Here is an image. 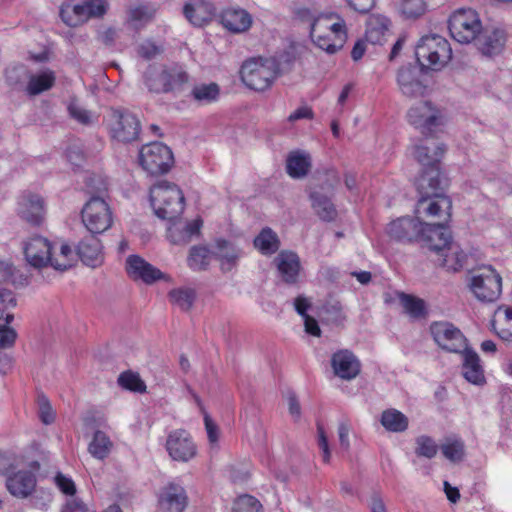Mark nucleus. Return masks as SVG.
Here are the masks:
<instances>
[{"instance_id": "nucleus-1", "label": "nucleus", "mask_w": 512, "mask_h": 512, "mask_svg": "<svg viewBox=\"0 0 512 512\" xmlns=\"http://www.w3.org/2000/svg\"><path fill=\"white\" fill-rule=\"evenodd\" d=\"M310 36L317 47L335 54L347 41L346 22L336 12L322 14L311 23Z\"/></svg>"}, {"instance_id": "nucleus-2", "label": "nucleus", "mask_w": 512, "mask_h": 512, "mask_svg": "<svg viewBox=\"0 0 512 512\" xmlns=\"http://www.w3.org/2000/svg\"><path fill=\"white\" fill-rule=\"evenodd\" d=\"M143 79L149 92L162 94L180 90L188 82L189 76L178 64L150 65L144 73Z\"/></svg>"}, {"instance_id": "nucleus-3", "label": "nucleus", "mask_w": 512, "mask_h": 512, "mask_svg": "<svg viewBox=\"0 0 512 512\" xmlns=\"http://www.w3.org/2000/svg\"><path fill=\"white\" fill-rule=\"evenodd\" d=\"M150 201L160 219L173 220L184 210L183 192L176 184L167 181H160L151 187Z\"/></svg>"}, {"instance_id": "nucleus-4", "label": "nucleus", "mask_w": 512, "mask_h": 512, "mask_svg": "<svg viewBox=\"0 0 512 512\" xmlns=\"http://www.w3.org/2000/svg\"><path fill=\"white\" fill-rule=\"evenodd\" d=\"M279 74V64L273 58H250L242 64L240 70L242 82L259 92L270 88Z\"/></svg>"}, {"instance_id": "nucleus-5", "label": "nucleus", "mask_w": 512, "mask_h": 512, "mask_svg": "<svg viewBox=\"0 0 512 512\" xmlns=\"http://www.w3.org/2000/svg\"><path fill=\"white\" fill-rule=\"evenodd\" d=\"M415 56L421 69L440 70L451 59L452 50L444 37L431 34L419 40Z\"/></svg>"}, {"instance_id": "nucleus-6", "label": "nucleus", "mask_w": 512, "mask_h": 512, "mask_svg": "<svg viewBox=\"0 0 512 512\" xmlns=\"http://www.w3.org/2000/svg\"><path fill=\"white\" fill-rule=\"evenodd\" d=\"M407 118L409 123L425 136H433L441 131L447 123L444 111L430 101L414 104L409 109Z\"/></svg>"}, {"instance_id": "nucleus-7", "label": "nucleus", "mask_w": 512, "mask_h": 512, "mask_svg": "<svg viewBox=\"0 0 512 512\" xmlns=\"http://www.w3.org/2000/svg\"><path fill=\"white\" fill-rule=\"evenodd\" d=\"M451 37L459 43L475 41L482 30L478 13L473 9L461 8L453 12L448 21Z\"/></svg>"}, {"instance_id": "nucleus-8", "label": "nucleus", "mask_w": 512, "mask_h": 512, "mask_svg": "<svg viewBox=\"0 0 512 512\" xmlns=\"http://www.w3.org/2000/svg\"><path fill=\"white\" fill-rule=\"evenodd\" d=\"M470 288L478 300L494 302L501 295L502 278L492 266H484L475 271Z\"/></svg>"}, {"instance_id": "nucleus-9", "label": "nucleus", "mask_w": 512, "mask_h": 512, "mask_svg": "<svg viewBox=\"0 0 512 512\" xmlns=\"http://www.w3.org/2000/svg\"><path fill=\"white\" fill-rule=\"evenodd\" d=\"M108 7L109 4L107 0H82L73 7L70 5L62 6L60 9V17L66 25L76 27L91 18L103 17Z\"/></svg>"}, {"instance_id": "nucleus-10", "label": "nucleus", "mask_w": 512, "mask_h": 512, "mask_svg": "<svg viewBox=\"0 0 512 512\" xmlns=\"http://www.w3.org/2000/svg\"><path fill=\"white\" fill-rule=\"evenodd\" d=\"M82 222L90 234L104 233L113 223L109 205L99 196L91 197L82 209Z\"/></svg>"}, {"instance_id": "nucleus-11", "label": "nucleus", "mask_w": 512, "mask_h": 512, "mask_svg": "<svg viewBox=\"0 0 512 512\" xmlns=\"http://www.w3.org/2000/svg\"><path fill=\"white\" fill-rule=\"evenodd\" d=\"M142 168L151 175L167 173L173 164L170 148L160 142L144 145L139 152Z\"/></svg>"}, {"instance_id": "nucleus-12", "label": "nucleus", "mask_w": 512, "mask_h": 512, "mask_svg": "<svg viewBox=\"0 0 512 512\" xmlns=\"http://www.w3.org/2000/svg\"><path fill=\"white\" fill-rule=\"evenodd\" d=\"M430 333L437 345L449 352L461 353L467 347L463 333L450 322H433Z\"/></svg>"}, {"instance_id": "nucleus-13", "label": "nucleus", "mask_w": 512, "mask_h": 512, "mask_svg": "<svg viewBox=\"0 0 512 512\" xmlns=\"http://www.w3.org/2000/svg\"><path fill=\"white\" fill-rule=\"evenodd\" d=\"M112 136L122 142H131L138 138L141 125L138 117L125 109L111 111Z\"/></svg>"}, {"instance_id": "nucleus-14", "label": "nucleus", "mask_w": 512, "mask_h": 512, "mask_svg": "<svg viewBox=\"0 0 512 512\" xmlns=\"http://www.w3.org/2000/svg\"><path fill=\"white\" fill-rule=\"evenodd\" d=\"M166 450L173 460L188 462L196 455L197 448L187 431L177 429L169 433Z\"/></svg>"}, {"instance_id": "nucleus-15", "label": "nucleus", "mask_w": 512, "mask_h": 512, "mask_svg": "<svg viewBox=\"0 0 512 512\" xmlns=\"http://www.w3.org/2000/svg\"><path fill=\"white\" fill-rule=\"evenodd\" d=\"M417 241L437 255L451 242V234L443 224L422 223Z\"/></svg>"}, {"instance_id": "nucleus-16", "label": "nucleus", "mask_w": 512, "mask_h": 512, "mask_svg": "<svg viewBox=\"0 0 512 512\" xmlns=\"http://www.w3.org/2000/svg\"><path fill=\"white\" fill-rule=\"evenodd\" d=\"M331 367L335 376L350 381L356 378L361 371V363L353 352L341 349L331 357Z\"/></svg>"}, {"instance_id": "nucleus-17", "label": "nucleus", "mask_w": 512, "mask_h": 512, "mask_svg": "<svg viewBox=\"0 0 512 512\" xmlns=\"http://www.w3.org/2000/svg\"><path fill=\"white\" fill-rule=\"evenodd\" d=\"M51 251V243L41 236L31 237L24 246L25 258L35 268H42L50 264Z\"/></svg>"}, {"instance_id": "nucleus-18", "label": "nucleus", "mask_w": 512, "mask_h": 512, "mask_svg": "<svg viewBox=\"0 0 512 512\" xmlns=\"http://www.w3.org/2000/svg\"><path fill=\"white\" fill-rule=\"evenodd\" d=\"M421 70L417 67H402L397 74V84L406 97H420L425 94L426 85L420 79Z\"/></svg>"}, {"instance_id": "nucleus-19", "label": "nucleus", "mask_w": 512, "mask_h": 512, "mask_svg": "<svg viewBox=\"0 0 512 512\" xmlns=\"http://www.w3.org/2000/svg\"><path fill=\"white\" fill-rule=\"evenodd\" d=\"M452 204L448 197L439 195L432 197H420L415 213L417 218L421 216L439 217L447 220L450 218Z\"/></svg>"}, {"instance_id": "nucleus-20", "label": "nucleus", "mask_w": 512, "mask_h": 512, "mask_svg": "<svg viewBox=\"0 0 512 512\" xmlns=\"http://www.w3.org/2000/svg\"><path fill=\"white\" fill-rule=\"evenodd\" d=\"M506 43V34L503 29H483L475 39L477 49L485 56L499 54Z\"/></svg>"}, {"instance_id": "nucleus-21", "label": "nucleus", "mask_w": 512, "mask_h": 512, "mask_svg": "<svg viewBox=\"0 0 512 512\" xmlns=\"http://www.w3.org/2000/svg\"><path fill=\"white\" fill-rule=\"evenodd\" d=\"M126 271L134 280L151 284L163 277L162 272L138 255H130L126 260Z\"/></svg>"}, {"instance_id": "nucleus-22", "label": "nucleus", "mask_w": 512, "mask_h": 512, "mask_svg": "<svg viewBox=\"0 0 512 512\" xmlns=\"http://www.w3.org/2000/svg\"><path fill=\"white\" fill-rule=\"evenodd\" d=\"M18 213L26 222L32 225H39L45 215L42 197L32 193L23 194L19 201Z\"/></svg>"}, {"instance_id": "nucleus-23", "label": "nucleus", "mask_w": 512, "mask_h": 512, "mask_svg": "<svg viewBox=\"0 0 512 512\" xmlns=\"http://www.w3.org/2000/svg\"><path fill=\"white\" fill-rule=\"evenodd\" d=\"M274 263L283 282L295 284L298 281L301 263L296 253L283 250L275 257Z\"/></svg>"}, {"instance_id": "nucleus-24", "label": "nucleus", "mask_w": 512, "mask_h": 512, "mask_svg": "<svg viewBox=\"0 0 512 512\" xmlns=\"http://www.w3.org/2000/svg\"><path fill=\"white\" fill-rule=\"evenodd\" d=\"M187 504L186 491L180 485L169 484L161 492L159 498L161 512H184Z\"/></svg>"}, {"instance_id": "nucleus-25", "label": "nucleus", "mask_w": 512, "mask_h": 512, "mask_svg": "<svg viewBox=\"0 0 512 512\" xmlns=\"http://www.w3.org/2000/svg\"><path fill=\"white\" fill-rule=\"evenodd\" d=\"M422 223L418 218L401 217L388 225L387 232L399 241H417Z\"/></svg>"}, {"instance_id": "nucleus-26", "label": "nucleus", "mask_w": 512, "mask_h": 512, "mask_svg": "<svg viewBox=\"0 0 512 512\" xmlns=\"http://www.w3.org/2000/svg\"><path fill=\"white\" fill-rule=\"evenodd\" d=\"M183 13L194 26H203L214 18L216 9L211 2L190 0L184 5Z\"/></svg>"}, {"instance_id": "nucleus-27", "label": "nucleus", "mask_w": 512, "mask_h": 512, "mask_svg": "<svg viewBox=\"0 0 512 512\" xmlns=\"http://www.w3.org/2000/svg\"><path fill=\"white\" fill-rule=\"evenodd\" d=\"M77 254L85 265L93 268L100 266L104 260L102 244L94 234L85 236L79 242Z\"/></svg>"}, {"instance_id": "nucleus-28", "label": "nucleus", "mask_w": 512, "mask_h": 512, "mask_svg": "<svg viewBox=\"0 0 512 512\" xmlns=\"http://www.w3.org/2000/svg\"><path fill=\"white\" fill-rule=\"evenodd\" d=\"M467 259L468 255L461 246L451 241L436 255L435 261L447 271L458 272L465 267Z\"/></svg>"}, {"instance_id": "nucleus-29", "label": "nucleus", "mask_w": 512, "mask_h": 512, "mask_svg": "<svg viewBox=\"0 0 512 512\" xmlns=\"http://www.w3.org/2000/svg\"><path fill=\"white\" fill-rule=\"evenodd\" d=\"M36 487V477L30 471H19L9 476L6 480V488L16 498H27Z\"/></svg>"}, {"instance_id": "nucleus-30", "label": "nucleus", "mask_w": 512, "mask_h": 512, "mask_svg": "<svg viewBox=\"0 0 512 512\" xmlns=\"http://www.w3.org/2000/svg\"><path fill=\"white\" fill-rule=\"evenodd\" d=\"M461 353L463 377L471 384L483 385L485 375L478 354L468 347L463 349Z\"/></svg>"}, {"instance_id": "nucleus-31", "label": "nucleus", "mask_w": 512, "mask_h": 512, "mask_svg": "<svg viewBox=\"0 0 512 512\" xmlns=\"http://www.w3.org/2000/svg\"><path fill=\"white\" fill-rule=\"evenodd\" d=\"M446 152V146L443 143L420 144L414 147L413 155L415 159L424 167H439L440 160Z\"/></svg>"}, {"instance_id": "nucleus-32", "label": "nucleus", "mask_w": 512, "mask_h": 512, "mask_svg": "<svg viewBox=\"0 0 512 512\" xmlns=\"http://www.w3.org/2000/svg\"><path fill=\"white\" fill-rule=\"evenodd\" d=\"M439 167L426 168L417 179L416 185L420 197L439 196L441 189Z\"/></svg>"}, {"instance_id": "nucleus-33", "label": "nucleus", "mask_w": 512, "mask_h": 512, "mask_svg": "<svg viewBox=\"0 0 512 512\" xmlns=\"http://www.w3.org/2000/svg\"><path fill=\"white\" fill-rule=\"evenodd\" d=\"M212 254L219 260L223 271H230L240 258L241 251L233 243L218 239L215 242Z\"/></svg>"}, {"instance_id": "nucleus-34", "label": "nucleus", "mask_w": 512, "mask_h": 512, "mask_svg": "<svg viewBox=\"0 0 512 512\" xmlns=\"http://www.w3.org/2000/svg\"><path fill=\"white\" fill-rule=\"evenodd\" d=\"M222 24L231 32L241 33L251 27L252 17L244 9H228L222 14Z\"/></svg>"}, {"instance_id": "nucleus-35", "label": "nucleus", "mask_w": 512, "mask_h": 512, "mask_svg": "<svg viewBox=\"0 0 512 512\" xmlns=\"http://www.w3.org/2000/svg\"><path fill=\"white\" fill-rule=\"evenodd\" d=\"M311 168L310 154L297 150L291 152L286 160V171L288 175L295 179L305 177Z\"/></svg>"}, {"instance_id": "nucleus-36", "label": "nucleus", "mask_w": 512, "mask_h": 512, "mask_svg": "<svg viewBox=\"0 0 512 512\" xmlns=\"http://www.w3.org/2000/svg\"><path fill=\"white\" fill-rule=\"evenodd\" d=\"M390 21L382 15H372L367 22L366 39L372 44H382L389 32Z\"/></svg>"}, {"instance_id": "nucleus-37", "label": "nucleus", "mask_w": 512, "mask_h": 512, "mask_svg": "<svg viewBox=\"0 0 512 512\" xmlns=\"http://www.w3.org/2000/svg\"><path fill=\"white\" fill-rule=\"evenodd\" d=\"M380 422L387 431L393 433L404 432L409 425L408 417L394 408L384 410L381 414Z\"/></svg>"}, {"instance_id": "nucleus-38", "label": "nucleus", "mask_w": 512, "mask_h": 512, "mask_svg": "<svg viewBox=\"0 0 512 512\" xmlns=\"http://www.w3.org/2000/svg\"><path fill=\"white\" fill-rule=\"evenodd\" d=\"M55 73L51 70H44L29 77L26 91L29 95L35 96L49 90L55 83Z\"/></svg>"}, {"instance_id": "nucleus-39", "label": "nucleus", "mask_w": 512, "mask_h": 512, "mask_svg": "<svg viewBox=\"0 0 512 512\" xmlns=\"http://www.w3.org/2000/svg\"><path fill=\"white\" fill-rule=\"evenodd\" d=\"M220 95V87L217 83H200L193 86L191 97L201 105L216 102Z\"/></svg>"}, {"instance_id": "nucleus-40", "label": "nucleus", "mask_w": 512, "mask_h": 512, "mask_svg": "<svg viewBox=\"0 0 512 512\" xmlns=\"http://www.w3.org/2000/svg\"><path fill=\"white\" fill-rule=\"evenodd\" d=\"M254 246L263 255L274 254L280 247L277 234L271 228H263L254 239Z\"/></svg>"}, {"instance_id": "nucleus-41", "label": "nucleus", "mask_w": 512, "mask_h": 512, "mask_svg": "<svg viewBox=\"0 0 512 512\" xmlns=\"http://www.w3.org/2000/svg\"><path fill=\"white\" fill-rule=\"evenodd\" d=\"M203 225L201 218H196L192 221L187 222L184 228V236L177 237L176 232H180V226L174 224L168 230V237L173 244L185 245L189 243L194 235H198Z\"/></svg>"}, {"instance_id": "nucleus-42", "label": "nucleus", "mask_w": 512, "mask_h": 512, "mask_svg": "<svg viewBox=\"0 0 512 512\" xmlns=\"http://www.w3.org/2000/svg\"><path fill=\"white\" fill-rule=\"evenodd\" d=\"M312 207L316 214L324 221H332L336 217V209L330 198L317 191L310 194Z\"/></svg>"}, {"instance_id": "nucleus-43", "label": "nucleus", "mask_w": 512, "mask_h": 512, "mask_svg": "<svg viewBox=\"0 0 512 512\" xmlns=\"http://www.w3.org/2000/svg\"><path fill=\"white\" fill-rule=\"evenodd\" d=\"M113 448L110 438L100 430H97L88 446L89 453L96 459L104 460Z\"/></svg>"}, {"instance_id": "nucleus-44", "label": "nucleus", "mask_w": 512, "mask_h": 512, "mask_svg": "<svg viewBox=\"0 0 512 512\" xmlns=\"http://www.w3.org/2000/svg\"><path fill=\"white\" fill-rule=\"evenodd\" d=\"M170 302L182 311H189L196 298L195 290L189 287L172 289L168 293Z\"/></svg>"}, {"instance_id": "nucleus-45", "label": "nucleus", "mask_w": 512, "mask_h": 512, "mask_svg": "<svg viewBox=\"0 0 512 512\" xmlns=\"http://www.w3.org/2000/svg\"><path fill=\"white\" fill-rule=\"evenodd\" d=\"M212 251L204 246H193L190 249L187 264L194 271H200L207 268L210 262Z\"/></svg>"}, {"instance_id": "nucleus-46", "label": "nucleus", "mask_w": 512, "mask_h": 512, "mask_svg": "<svg viewBox=\"0 0 512 512\" xmlns=\"http://www.w3.org/2000/svg\"><path fill=\"white\" fill-rule=\"evenodd\" d=\"M441 451L449 461L460 462L465 455L464 442L460 438L448 437L441 445Z\"/></svg>"}, {"instance_id": "nucleus-47", "label": "nucleus", "mask_w": 512, "mask_h": 512, "mask_svg": "<svg viewBox=\"0 0 512 512\" xmlns=\"http://www.w3.org/2000/svg\"><path fill=\"white\" fill-rule=\"evenodd\" d=\"M156 8L151 5H138L128 12V20L135 27L140 28L154 17Z\"/></svg>"}, {"instance_id": "nucleus-48", "label": "nucleus", "mask_w": 512, "mask_h": 512, "mask_svg": "<svg viewBox=\"0 0 512 512\" xmlns=\"http://www.w3.org/2000/svg\"><path fill=\"white\" fill-rule=\"evenodd\" d=\"M400 302L405 312L412 318L418 319L426 314L425 302L417 297L401 293L399 295Z\"/></svg>"}, {"instance_id": "nucleus-49", "label": "nucleus", "mask_w": 512, "mask_h": 512, "mask_svg": "<svg viewBox=\"0 0 512 512\" xmlns=\"http://www.w3.org/2000/svg\"><path fill=\"white\" fill-rule=\"evenodd\" d=\"M117 382L123 389L136 393L146 392V384L137 372L124 371L119 375Z\"/></svg>"}, {"instance_id": "nucleus-50", "label": "nucleus", "mask_w": 512, "mask_h": 512, "mask_svg": "<svg viewBox=\"0 0 512 512\" xmlns=\"http://www.w3.org/2000/svg\"><path fill=\"white\" fill-rule=\"evenodd\" d=\"M17 305L16 298L12 291L0 289V322L11 323L14 315L11 312Z\"/></svg>"}, {"instance_id": "nucleus-51", "label": "nucleus", "mask_w": 512, "mask_h": 512, "mask_svg": "<svg viewBox=\"0 0 512 512\" xmlns=\"http://www.w3.org/2000/svg\"><path fill=\"white\" fill-rule=\"evenodd\" d=\"M415 453L419 457L431 459L436 456L438 452V445L436 442L427 435H421L415 440Z\"/></svg>"}, {"instance_id": "nucleus-52", "label": "nucleus", "mask_w": 512, "mask_h": 512, "mask_svg": "<svg viewBox=\"0 0 512 512\" xmlns=\"http://www.w3.org/2000/svg\"><path fill=\"white\" fill-rule=\"evenodd\" d=\"M68 112L71 118L83 125H89L93 122L94 115L91 111L83 107L78 101L72 100L68 105Z\"/></svg>"}, {"instance_id": "nucleus-53", "label": "nucleus", "mask_w": 512, "mask_h": 512, "mask_svg": "<svg viewBox=\"0 0 512 512\" xmlns=\"http://www.w3.org/2000/svg\"><path fill=\"white\" fill-rule=\"evenodd\" d=\"M234 512H262V505L251 495H241L234 503Z\"/></svg>"}, {"instance_id": "nucleus-54", "label": "nucleus", "mask_w": 512, "mask_h": 512, "mask_svg": "<svg viewBox=\"0 0 512 512\" xmlns=\"http://www.w3.org/2000/svg\"><path fill=\"white\" fill-rule=\"evenodd\" d=\"M401 12L408 18H417L426 11L424 0H401Z\"/></svg>"}, {"instance_id": "nucleus-55", "label": "nucleus", "mask_w": 512, "mask_h": 512, "mask_svg": "<svg viewBox=\"0 0 512 512\" xmlns=\"http://www.w3.org/2000/svg\"><path fill=\"white\" fill-rule=\"evenodd\" d=\"M72 249L69 245L63 244L60 248V254L56 257L51 256L50 265L60 271H64L71 267Z\"/></svg>"}, {"instance_id": "nucleus-56", "label": "nucleus", "mask_w": 512, "mask_h": 512, "mask_svg": "<svg viewBox=\"0 0 512 512\" xmlns=\"http://www.w3.org/2000/svg\"><path fill=\"white\" fill-rule=\"evenodd\" d=\"M137 51L142 58L146 60H151L163 52V47L160 45H156L154 42L150 40H146L138 46Z\"/></svg>"}, {"instance_id": "nucleus-57", "label": "nucleus", "mask_w": 512, "mask_h": 512, "mask_svg": "<svg viewBox=\"0 0 512 512\" xmlns=\"http://www.w3.org/2000/svg\"><path fill=\"white\" fill-rule=\"evenodd\" d=\"M8 323L0 322V348L12 346L17 338V333L13 328L7 327Z\"/></svg>"}, {"instance_id": "nucleus-58", "label": "nucleus", "mask_w": 512, "mask_h": 512, "mask_svg": "<svg viewBox=\"0 0 512 512\" xmlns=\"http://www.w3.org/2000/svg\"><path fill=\"white\" fill-rule=\"evenodd\" d=\"M39 416L41 421L44 424H51L55 419L54 411L48 401V399L44 396L39 397Z\"/></svg>"}, {"instance_id": "nucleus-59", "label": "nucleus", "mask_w": 512, "mask_h": 512, "mask_svg": "<svg viewBox=\"0 0 512 512\" xmlns=\"http://www.w3.org/2000/svg\"><path fill=\"white\" fill-rule=\"evenodd\" d=\"M55 483L57 487L66 495H74L76 487L74 481L61 473L55 476Z\"/></svg>"}, {"instance_id": "nucleus-60", "label": "nucleus", "mask_w": 512, "mask_h": 512, "mask_svg": "<svg viewBox=\"0 0 512 512\" xmlns=\"http://www.w3.org/2000/svg\"><path fill=\"white\" fill-rule=\"evenodd\" d=\"M317 432H318V445L322 451L323 461L328 463L330 460L331 454H330L327 436L325 434L323 427L320 425H318V427H317Z\"/></svg>"}, {"instance_id": "nucleus-61", "label": "nucleus", "mask_w": 512, "mask_h": 512, "mask_svg": "<svg viewBox=\"0 0 512 512\" xmlns=\"http://www.w3.org/2000/svg\"><path fill=\"white\" fill-rule=\"evenodd\" d=\"M17 467L16 457L12 454H0V474L6 475Z\"/></svg>"}, {"instance_id": "nucleus-62", "label": "nucleus", "mask_w": 512, "mask_h": 512, "mask_svg": "<svg viewBox=\"0 0 512 512\" xmlns=\"http://www.w3.org/2000/svg\"><path fill=\"white\" fill-rule=\"evenodd\" d=\"M348 5L357 12L367 13L375 5V0H346Z\"/></svg>"}, {"instance_id": "nucleus-63", "label": "nucleus", "mask_w": 512, "mask_h": 512, "mask_svg": "<svg viewBox=\"0 0 512 512\" xmlns=\"http://www.w3.org/2000/svg\"><path fill=\"white\" fill-rule=\"evenodd\" d=\"M492 328L497 335L504 341H512V323H501V327L497 328L496 323L492 322Z\"/></svg>"}, {"instance_id": "nucleus-64", "label": "nucleus", "mask_w": 512, "mask_h": 512, "mask_svg": "<svg viewBox=\"0 0 512 512\" xmlns=\"http://www.w3.org/2000/svg\"><path fill=\"white\" fill-rule=\"evenodd\" d=\"M86 505L79 499L73 498L67 501L63 512H86Z\"/></svg>"}]
</instances>
